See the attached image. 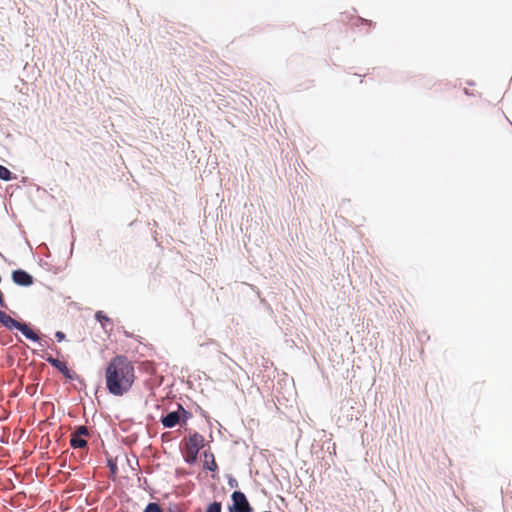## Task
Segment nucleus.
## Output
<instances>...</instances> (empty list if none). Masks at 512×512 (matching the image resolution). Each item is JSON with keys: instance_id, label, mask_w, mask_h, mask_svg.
Wrapping results in <instances>:
<instances>
[{"instance_id": "1a4fd4ad", "label": "nucleus", "mask_w": 512, "mask_h": 512, "mask_svg": "<svg viewBox=\"0 0 512 512\" xmlns=\"http://www.w3.org/2000/svg\"><path fill=\"white\" fill-rule=\"evenodd\" d=\"M204 456H205V464H204L205 468L210 471H216L218 468V465L215 461L214 455L205 453Z\"/></svg>"}, {"instance_id": "dca6fc26", "label": "nucleus", "mask_w": 512, "mask_h": 512, "mask_svg": "<svg viewBox=\"0 0 512 512\" xmlns=\"http://www.w3.org/2000/svg\"><path fill=\"white\" fill-rule=\"evenodd\" d=\"M55 337L59 342H61L65 339V334L62 331H57L55 333Z\"/></svg>"}, {"instance_id": "4468645a", "label": "nucleus", "mask_w": 512, "mask_h": 512, "mask_svg": "<svg viewBox=\"0 0 512 512\" xmlns=\"http://www.w3.org/2000/svg\"><path fill=\"white\" fill-rule=\"evenodd\" d=\"M73 434L84 437L88 435V429L86 426H79Z\"/></svg>"}, {"instance_id": "39448f33", "label": "nucleus", "mask_w": 512, "mask_h": 512, "mask_svg": "<svg viewBox=\"0 0 512 512\" xmlns=\"http://www.w3.org/2000/svg\"><path fill=\"white\" fill-rule=\"evenodd\" d=\"M181 414L184 418V422L188 418V412L179 405L178 411H173L168 413L166 416L161 418V423L165 428H173L175 427L181 420Z\"/></svg>"}, {"instance_id": "20e7f679", "label": "nucleus", "mask_w": 512, "mask_h": 512, "mask_svg": "<svg viewBox=\"0 0 512 512\" xmlns=\"http://www.w3.org/2000/svg\"><path fill=\"white\" fill-rule=\"evenodd\" d=\"M232 506L229 508L230 512H252L245 494L241 491H234L232 493Z\"/></svg>"}, {"instance_id": "423d86ee", "label": "nucleus", "mask_w": 512, "mask_h": 512, "mask_svg": "<svg viewBox=\"0 0 512 512\" xmlns=\"http://www.w3.org/2000/svg\"><path fill=\"white\" fill-rule=\"evenodd\" d=\"M44 358L49 364H51L54 368L59 370L66 378L70 380L74 379V375L72 371L68 368L66 362L60 361L51 355H48L47 357Z\"/></svg>"}, {"instance_id": "9b49d317", "label": "nucleus", "mask_w": 512, "mask_h": 512, "mask_svg": "<svg viewBox=\"0 0 512 512\" xmlns=\"http://www.w3.org/2000/svg\"><path fill=\"white\" fill-rule=\"evenodd\" d=\"M144 512H163V510L159 504L151 502L146 506Z\"/></svg>"}, {"instance_id": "9d476101", "label": "nucleus", "mask_w": 512, "mask_h": 512, "mask_svg": "<svg viewBox=\"0 0 512 512\" xmlns=\"http://www.w3.org/2000/svg\"><path fill=\"white\" fill-rule=\"evenodd\" d=\"M0 179L9 181L12 179L11 171L3 165H0Z\"/></svg>"}, {"instance_id": "7ed1b4c3", "label": "nucleus", "mask_w": 512, "mask_h": 512, "mask_svg": "<svg viewBox=\"0 0 512 512\" xmlns=\"http://www.w3.org/2000/svg\"><path fill=\"white\" fill-rule=\"evenodd\" d=\"M185 443V459L189 463L197 460L198 453L205 445V438L203 435L194 432L189 437L184 439Z\"/></svg>"}, {"instance_id": "0eeeda50", "label": "nucleus", "mask_w": 512, "mask_h": 512, "mask_svg": "<svg viewBox=\"0 0 512 512\" xmlns=\"http://www.w3.org/2000/svg\"><path fill=\"white\" fill-rule=\"evenodd\" d=\"M12 280L20 286H30L33 284V277L21 269L12 272Z\"/></svg>"}, {"instance_id": "f8f14e48", "label": "nucleus", "mask_w": 512, "mask_h": 512, "mask_svg": "<svg viewBox=\"0 0 512 512\" xmlns=\"http://www.w3.org/2000/svg\"><path fill=\"white\" fill-rule=\"evenodd\" d=\"M360 24L361 25H367L370 28L371 25H372V22L370 20H367V19H364V18H361V17H356L355 21L353 22V25L354 26H359Z\"/></svg>"}, {"instance_id": "f257e3e1", "label": "nucleus", "mask_w": 512, "mask_h": 512, "mask_svg": "<svg viewBox=\"0 0 512 512\" xmlns=\"http://www.w3.org/2000/svg\"><path fill=\"white\" fill-rule=\"evenodd\" d=\"M135 379V367L124 355L114 356L105 368L106 388L114 396H123L128 393Z\"/></svg>"}, {"instance_id": "ddd939ff", "label": "nucleus", "mask_w": 512, "mask_h": 512, "mask_svg": "<svg viewBox=\"0 0 512 512\" xmlns=\"http://www.w3.org/2000/svg\"><path fill=\"white\" fill-rule=\"evenodd\" d=\"M206 512H221V504L219 502L211 503Z\"/></svg>"}, {"instance_id": "2eb2a0df", "label": "nucleus", "mask_w": 512, "mask_h": 512, "mask_svg": "<svg viewBox=\"0 0 512 512\" xmlns=\"http://www.w3.org/2000/svg\"><path fill=\"white\" fill-rule=\"evenodd\" d=\"M96 319L100 322H103V321H108L109 318L106 317L105 315H103V313L101 311H98L95 315Z\"/></svg>"}, {"instance_id": "6e6552de", "label": "nucleus", "mask_w": 512, "mask_h": 512, "mask_svg": "<svg viewBox=\"0 0 512 512\" xmlns=\"http://www.w3.org/2000/svg\"><path fill=\"white\" fill-rule=\"evenodd\" d=\"M70 445L73 448H84L87 445V441L82 436H78V435L72 433L71 439H70Z\"/></svg>"}, {"instance_id": "f03ea898", "label": "nucleus", "mask_w": 512, "mask_h": 512, "mask_svg": "<svg viewBox=\"0 0 512 512\" xmlns=\"http://www.w3.org/2000/svg\"><path fill=\"white\" fill-rule=\"evenodd\" d=\"M0 323L9 330H19L26 338L32 341L36 342L40 340L38 334L34 332L26 323H22L13 319L2 310H0Z\"/></svg>"}]
</instances>
